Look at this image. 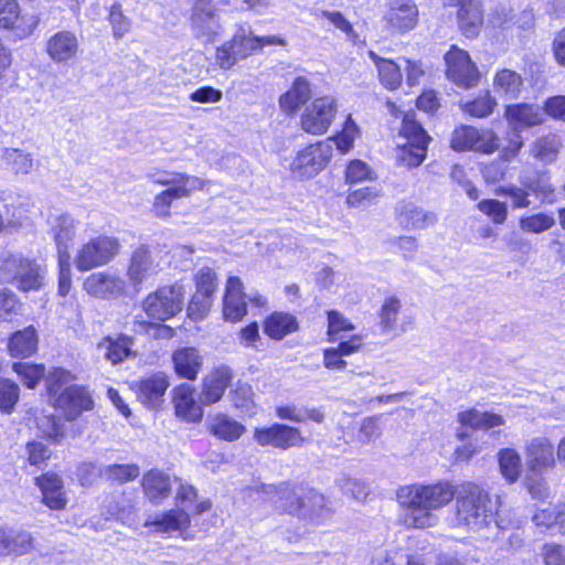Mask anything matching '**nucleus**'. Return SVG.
I'll list each match as a JSON object with an SVG mask.
<instances>
[{"instance_id": "obj_3", "label": "nucleus", "mask_w": 565, "mask_h": 565, "mask_svg": "<svg viewBox=\"0 0 565 565\" xmlns=\"http://www.w3.org/2000/svg\"><path fill=\"white\" fill-rule=\"evenodd\" d=\"M153 183L167 186L154 196L153 212L158 217L170 215V206L174 200L190 196L194 191L203 190L205 181L195 175L180 172L161 171L150 175Z\"/></svg>"}, {"instance_id": "obj_1", "label": "nucleus", "mask_w": 565, "mask_h": 565, "mask_svg": "<svg viewBox=\"0 0 565 565\" xmlns=\"http://www.w3.org/2000/svg\"><path fill=\"white\" fill-rule=\"evenodd\" d=\"M456 487L448 481L414 483L401 487L396 497L407 510L405 522L416 529H427L438 523L436 511L448 505L456 495Z\"/></svg>"}, {"instance_id": "obj_55", "label": "nucleus", "mask_w": 565, "mask_h": 565, "mask_svg": "<svg viewBox=\"0 0 565 565\" xmlns=\"http://www.w3.org/2000/svg\"><path fill=\"white\" fill-rule=\"evenodd\" d=\"M99 473L107 480L125 483L135 480L140 469L137 465H109L103 467Z\"/></svg>"}, {"instance_id": "obj_40", "label": "nucleus", "mask_w": 565, "mask_h": 565, "mask_svg": "<svg viewBox=\"0 0 565 565\" xmlns=\"http://www.w3.org/2000/svg\"><path fill=\"white\" fill-rule=\"evenodd\" d=\"M298 330V321L288 312H274L264 322V332L274 340H281Z\"/></svg>"}, {"instance_id": "obj_33", "label": "nucleus", "mask_w": 565, "mask_h": 565, "mask_svg": "<svg viewBox=\"0 0 565 565\" xmlns=\"http://www.w3.org/2000/svg\"><path fill=\"white\" fill-rule=\"evenodd\" d=\"M172 363L178 376L193 381L203 365V356L198 349L184 347L173 352Z\"/></svg>"}, {"instance_id": "obj_59", "label": "nucleus", "mask_w": 565, "mask_h": 565, "mask_svg": "<svg viewBox=\"0 0 565 565\" xmlns=\"http://www.w3.org/2000/svg\"><path fill=\"white\" fill-rule=\"evenodd\" d=\"M381 196L376 186H365L351 191L347 196V203L351 207H366Z\"/></svg>"}, {"instance_id": "obj_47", "label": "nucleus", "mask_w": 565, "mask_h": 565, "mask_svg": "<svg viewBox=\"0 0 565 565\" xmlns=\"http://www.w3.org/2000/svg\"><path fill=\"white\" fill-rule=\"evenodd\" d=\"M497 105L495 99L491 96L490 92L487 90L480 94L472 100L460 102L461 110L476 118H484L490 116Z\"/></svg>"}, {"instance_id": "obj_36", "label": "nucleus", "mask_w": 565, "mask_h": 565, "mask_svg": "<svg viewBox=\"0 0 565 565\" xmlns=\"http://www.w3.org/2000/svg\"><path fill=\"white\" fill-rule=\"evenodd\" d=\"M311 92V84L306 77L295 78L290 88L279 98L281 110L288 115L295 114L300 106L310 99Z\"/></svg>"}, {"instance_id": "obj_26", "label": "nucleus", "mask_w": 565, "mask_h": 565, "mask_svg": "<svg viewBox=\"0 0 565 565\" xmlns=\"http://www.w3.org/2000/svg\"><path fill=\"white\" fill-rule=\"evenodd\" d=\"M505 118L514 131L537 126L544 120V113L534 104H514L505 108Z\"/></svg>"}, {"instance_id": "obj_43", "label": "nucleus", "mask_w": 565, "mask_h": 565, "mask_svg": "<svg viewBox=\"0 0 565 565\" xmlns=\"http://www.w3.org/2000/svg\"><path fill=\"white\" fill-rule=\"evenodd\" d=\"M369 56L376 65L381 84L387 89H396L402 83L401 66L392 60L381 58L373 51H369Z\"/></svg>"}, {"instance_id": "obj_17", "label": "nucleus", "mask_w": 565, "mask_h": 565, "mask_svg": "<svg viewBox=\"0 0 565 565\" xmlns=\"http://www.w3.org/2000/svg\"><path fill=\"white\" fill-rule=\"evenodd\" d=\"M192 30L196 38L212 42L220 34L222 25L213 0H196L192 8Z\"/></svg>"}, {"instance_id": "obj_23", "label": "nucleus", "mask_w": 565, "mask_h": 565, "mask_svg": "<svg viewBox=\"0 0 565 565\" xmlns=\"http://www.w3.org/2000/svg\"><path fill=\"white\" fill-rule=\"evenodd\" d=\"M175 415L189 423H198L203 417V409L195 399V391L190 384H180L172 391Z\"/></svg>"}, {"instance_id": "obj_44", "label": "nucleus", "mask_w": 565, "mask_h": 565, "mask_svg": "<svg viewBox=\"0 0 565 565\" xmlns=\"http://www.w3.org/2000/svg\"><path fill=\"white\" fill-rule=\"evenodd\" d=\"M142 488L151 501L167 498L171 491V482L168 475L150 470L142 478Z\"/></svg>"}, {"instance_id": "obj_13", "label": "nucleus", "mask_w": 565, "mask_h": 565, "mask_svg": "<svg viewBox=\"0 0 565 565\" xmlns=\"http://www.w3.org/2000/svg\"><path fill=\"white\" fill-rule=\"evenodd\" d=\"M500 147L499 137L491 129H478L472 126H460L451 136V148L457 151H478L491 154Z\"/></svg>"}, {"instance_id": "obj_58", "label": "nucleus", "mask_w": 565, "mask_h": 565, "mask_svg": "<svg viewBox=\"0 0 565 565\" xmlns=\"http://www.w3.org/2000/svg\"><path fill=\"white\" fill-rule=\"evenodd\" d=\"M495 194L509 198L513 209H526L531 205L529 190L521 184L500 186L495 190Z\"/></svg>"}, {"instance_id": "obj_18", "label": "nucleus", "mask_w": 565, "mask_h": 565, "mask_svg": "<svg viewBox=\"0 0 565 565\" xmlns=\"http://www.w3.org/2000/svg\"><path fill=\"white\" fill-rule=\"evenodd\" d=\"M54 406L67 420H75L94 406L88 390L81 385L65 387L54 399Z\"/></svg>"}, {"instance_id": "obj_52", "label": "nucleus", "mask_w": 565, "mask_h": 565, "mask_svg": "<svg viewBox=\"0 0 565 565\" xmlns=\"http://www.w3.org/2000/svg\"><path fill=\"white\" fill-rule=\"evenodd\" d=\"M556 221L552 214L535 213L527 216H522L519 221L521 231L530 234H541L551 230Z\"/></svg>"}, {"instance_id": "obj_7", "label": "nucleus", "mask_w": 565, "mask_h": 565, "mask_svg": "<svg viewBox=\"0 0 565 565\" xmlns=\"http://www.w3.org/2000/svg\"><path fill=\"white\" fill-rule=\"evenodd\" d=\"M183 300L182 285L162 286L145 298L142 309L149 318L163 322L182 311Z\"/></svg>"}, {"instance_id": "obj_21", "label": "nucleus", "mask_w": 565, "mask_h": 565, "mask_svg": "<svg viewBox=\"0 0 565 565\" xmlns=\"http://www.w3.org/2000/svg\"><path fill=\"white\" fill-rule=\"evenodd\" d=\"M383 20L395 32L413 30L418 23V9L414 0H390Z\"/></svg>"}, {"instance_id": "obj_39", "label": "nucleus", "mask_w": 565, "mask_h": 565, "mask_svg": "<svg viewBox=\"0 0 565 565\" xmlns=\"http://www.w3.org/2000/svg\"><path fill=\"white\" fill-rule=\"evenodd\" d=\"M458 422L465 426L478 430H489L505 424L504 418L492 412H482L470 408L458 414Z\"/></svg>"}, {"instance_id": "obj_34", "label": "nucleus", "mask_w": 565, "mask_h": 565, "mask_svg": "<svg viewBox=\"0 0 565 565\" xmlns=\"http://www.w3.org/2000/svg\"><path fill=\"white\" fill-rule=\"evenodd\" d=\"M190 524L189 513L184 510H170L160 515H149L145 521L146 527H154V532L163 534H172L182 532Z\"/></svg>"}, {"instance_id": "obj_46", "label": "nucleus", "mask_w": 565, "mask_h": 565, "mask_svg": "<svg viewBox=\"0 0 565 565\" xmlns=\"http://www.w3.org/2000/svg\"><path fill=\"white\" fill-rule=\"evenodd\" d=\"M230 42L241 61L259 50L258 36L253 34L249 26H238Z\"/></svg>"}, {"instance_id": "obj_42", "label": "nucleus", "mask_w": 565, "mask_h": 565, "mask_svg": "<svg viewBox=\"0 0 565 565\" xmlns=\"http://www.w3.org/2000/svg\"><path fill=\"white\" fill-rule=\"evenodd\" d=\"M401 308L402 303L398 298L388 297L385 299L380 313V324L385 333L399 335L406 332V323L397 324V316Z\"/></svg>"}, {"instance_id": "obj_14", "label": "nucleus", "mask_w": 565, "mask_h": 565, "mask_svg": "<svg viewBox=\"0 0 565 565\" xmlns=\"http://www.w3.org/2000/svg\"><path fill=\"white\" fill-rule=\"evenodd\" d=\"M338 111L337 100L332 96L313 99L300 117L301 129L310 135L326 134Z\"/></svg>"}, {"instance_id": "obj_28", "label": "nucleus", "mask_w": 565, "mask_h": 565, "mask_svg": "<svg viewBox=\"0 0 565 565\" xmlns=\"http://www.w3.org/2000/svg\"><path fill=\"white\" fill-rule=\"evenodd\" d=\"M134 341L125 334L107 335L97 344V352L113 365L124 362L132 354Z\"/></svg>"}, {"instance_id": "obj_49", "label": "nucleus", "mask_w": 565, "mask_h": 565, "mask_svg": "<svg viewBox=\"0 0 565 565\" xmlns=\"http://www.w3.org/2000/svg\"><path fill=\"white\" fill-rule=\"evenodd\" d=\"M359 136L360 129L351 115H349L344 121L342 130L334 137L328 138L326 141H331L332 151L333 146H335L341 153H347L353 148L354 141Z\"/></svg>"}, {"instance_id": "obj_10", "label": "nucleus", "mask_w": 565, "mask_h": 565, "mask_svg": "<svg viewBox=\"0 0 565 565\" xmlns=\"http://www.w3.org/2000/svg\"><path fill=\"white\" fill-rule=\"evenodd\" d=\"M446 75L457 86L468 89L478 85L480 73L467 51L451 45L444 56Z\"/></svg>"}, {"instance_id": "obj_57", "label": "nucleus", "mask_w": 565, "mask_h": 565, "mask_svg": "<svg viewBox=\"0 0 565 565\" xmlns=\"http://www.w3.org/2000/svg\"><path fill=\"white\" fill-rule=\"evenodd\" d=\"M8 555H23L32 550L33 537L26 531L8 530Z\"/></svg>"}, {"instance_id": "obj_63", "label": "nucleus", "mask_w": 565, "mask_h": 565, "mask_svg": "<svg viewBox=\"0 0 565 565\" xmlns=\"http://www.w3.org/2000/svg\"><path fill=\"white\" fill-rule=\"evenodd\" d=\"M196 281V292L202 294L209 297H213V294L216 289V274L213 269L209 267H203L199 269L195 275Z\"/></svg>"}, {"instance_id": "obj_9", "label": "nucleus", "mask_w": 565, "mask_h": 565, "mask_svg": "<svg viewBox=\"0 0 565 565\" xmlns=\"http://www.w3.org/2000/svg\"><path fill=\"white\" fill-rule=\"evenodd\" d=\"M332 157L331 141H319L298 151L290 163L297 179H311L321 172Z\"/></svg>"}, {"instance_id": "obj_12", "label": "nucleus", "mask_w": 565, "mask_h": 565, "mask_svg": "<svg viewBox=\"0 0 565 565\" xmlns=\"http://www.w3.org/2000/svg\"><path fill=\"white\" fill-rule=\"evenodd\" d=\"M161 252L148 245H140L131 253L127 268V277L131 285L139 288L143 282L153 279L162 269Z\"/></svg>"}, {"instance_id": "obj_8", "label": "nucleus", "mask_w": 565, "mask_h": 565, "mask_svg": "<svg viewBox=\"0 0 565 565\" xmlns=\"http://www.w3.org/2000/svg\"><path fill=\"white\" fill-rule=\"evenodd\" d=\"M120 243L116 237L99 235L90 238L77 252L75 266L87 271L107 265L119 253Z\"/></svg>"}, {"instance_id": "obj_54", "label": "nucleus", "mask_w": 565, "mask_h": 565, "mask_svg": "<svg viewBox=\"0 0 565 565\" xmlns=\"http://www.w3.org/2000/svg\"><path fill=\"white\" fill-rule=\"evenodd\" d=\"M12 369L29 388H34L45 376V367L43 364L17 362L13 363Z\"/></svg>"}, {"instance_id": "obj_56", "label": "nucleus", "mask_w": 565, "mask_h": 565, "mask_svg": "<svg viewBox=\"0 0 565 565\" xmlns=\"http://www.w3.org/2000/svg\"><path fill=\"white\" fill-rule=\"evenodd\" d=\"M75 375L65 369L56 367L52 370L46 376V386L50 397L54 401L62 392V388L72 385L71 383L75 381Z\"/></svg>"}, {"instance_id": "obj_35", "label": "nucleus", "mask_w": 565, "mask_h": 565, "mask_svg": "<svg viewBox=\"0 0 565 565\" xmlns=\"http://www.w3.org/2000/svg\"><path fill=\"white\" fill-rule=\"evenodd\" d=\"M232 379L227 366H221L210 372L203 380L201 393L202 403L210 405L218 402Z\"/></svg>"}, {"instance_id": "obj_45", "label": "nucleus", "mask_w": 565, "mask_h": 565, "mask_svg": "<svg viewBox=\"0 0 565 565\" xmlns=\"http://www.w3.org/2000/svg\"><path fill=\"white\" fill-rule=\"evenodd\" d=\"M562 142L556 134H547L536 139L532 146V154L544 163H553L559 152Z\"/></svg>"}, {"instance_id": "obj_24", "label": "nucleus", "mask_w": 565, "mask_h": 565, "mask_svg": "<svg viewBox=\"0 0 565 565\" xmlns=\"http://www.w3.org/2000/svg\"><path fill=\"white\" fill-rule=\"evenodd\" d=\"M79 50V42L75 33L58 31L46 42L45 51L50 58L57 64H65L73 60Z\"/></svg>"}, {"instance_id": "obj_31", "label": "nucleus", "mask_w": 565, "mask_h": 565, "mask_svg": "<svg viewBox=\"0 0 565 565\" xmlns=\"http://www.w3.org/2000/svg\"><path fill=\"white\" fill-rule=\"evenodd\" d=\"M36 486L42 492L43 503L52 510L65 508L67 499L64 492L62 479L55 473H45L35 479Z\"/></svg>"}, {"instance_id": "obj_64", "label": "nucleus", "mask_w": 565, "mask_h": 565, "mask_svg": "<svg viewBox=\"0 0 565 565\" xmlns=\"http://www.w3.org/2000/svg\"><path fill=\"white\" fill-rule=\"evenodd\" d=\"M338 483L343 494L351 495L358 501L365 500L369 495V487L358 479L343 477L338 480Z\"/></svg>"}, {"instance_id": "obj_6", "label": "nucleus", "mask_w": 565, "mask_h": 565, "mask_svg": "<svg viewBox=\"0 0 565 565\" xmlns=\"http://www.w3.org/2000/svg\"><path fill=\"white\" fill-rule=\"evenodd\" d=\"M45 278L46 269L43 265L21 255H10L0 266V279L25 292L41 289Z\"/></svg>"}, {"instance_id": "obj_38", "label": "nucleus", "mask_w": 565, "mask_h": 565, "mask_svg": "<svg viewBox=\"0 0 565 565\" xmlns=\"http://www.w3.org/2000/svg\"><path fill=\"white\" fill-rule=\"evenodd\" d=\"M209 431L218 439L237 440L245 431V426L224 413H216L209 418Z\"/></svg>"}, {"instance_id": "obj_50", "label": "nucleus", "mask_w": 565, "mask_h": 565, "mask_svg": "<svg viewBox=\"0 0 565 565\" xmlns=\"http://www.w3.org/2000/svg\"><path fill=\"white\" fill-rule=\"evenodd\" d=\"M499 466L503 478L509 482H515L521 475L520 455L511 448H505L499 452Z\"/></svg>"}, {"instance_id": "obj_11", "label": "nucleus", "mask_w": 565, "mask_h": 565, "mask_svg": "<svg viewBox=\"0 0 565 565\" xmlns=\"http://www.w3.org/2000/svg\"><path fill=\"white\" fill-rule=\"evenodd\" d=\"M38 24V17L23 12L17 0H0V30L10 32L13 40L29 38Z\"/></svg>"}, {"instance_id": "obj_22", "label": "nucleus", "mask_w": 565, "mask_h": 565, "mask_svg": "<svg viewBox=\"0 0 565 565\" xmlns=\"http://www.w3.org/2000/svg\"><path fill=\"white\" fill-rule=\"evenodd\" d=\"M47 223L50 234L56 244L58 257L70 258L68 248L75 237L77 222L72 215L61 213L51 214Z\"/></svg>"}, {"instance_id": "obj_25", "label": "nucleus", "mask_w": 565, "mask_h": 565, "mask_svg": "<svg viewBox=\"0 0 565 565\" xmlns=\"http://www.w3.org/2000/svg\"><path fill=\"white\" fill-rule=\"evenodd\" d=\"M168 387V376L162 372L142 377L136 383L139 401L150 408H156L160 405Z\"/></svg>"}, {"instance_id": "obj_27", "label": "nucleus", "mask_w": 565, "mask_h": 565, "mask_svg": "<svg viewBox=\"0 0 565 565\" xmlns=\"http://www.w3.org/2000/svg\"><path fill=\"white\" fill-rule=\"evenodd\" d=\"M450 6H458V22L467 38L478 34L482 23V10L479 0H444Z\"/></svg>"}, {"instance_id": "obj_4", "label": "nucleus", "mask_w": 565, "mask_h": 565, "mask_svg": "<svg viewBox=\"0 0 565 565\" xmlns=\"http://www.w3.org/2000/svg\"><path fill=\"white\" fill-rule=\"evenodd\" d=\"M262 492L265 498L290 514L317 520L329 514V510L326 509V498L315 490H309L303 498H300L287 484L279 487L267 484L262 487Z\"/></svg>"}, {"instance_id": "obj_5", "label": "nucleus", "mask_w": 565, "mask_h": 565, "mask_svg": "<svg viewBox=\"0 0 565 565\" xmlns=\"http://www.w3.org/2000/svg\"><path fill=\"white\" fill-rule=\"evenodd\" d=\"M401 137L405 140L396 146V162L399 167L417 168L426 158L430 140L427 132L417 122L413 113L403 117Z\"/></svg>"}, {"instance_id": "obj_61", "label": "nucleus", "mask_w": 565, "mask_h": 565, "mask_svg": "<svg viewBox=\"0 0 565 565\" xmlns=\"http://www.w3.org/2000/svg\"><path fill=\"white\" fill-rule=\"evenodd\" d=\"M478 209L490 217L494 224H503L508 217L507 203L499 200H482L478 203Z\"/></svg>"}, {"instance_id": "obj_48", "label": "nucleus", "mask_w": 565, "mask_h": 565, "mask_svg": "<svg viewBox=\"0 0 565 565\" xmlns=\"http://www.w3.org/2000/svg\"><path fill=\"white\" fill-rule=\"evenodd\" d=\"M522 84L521 75L508 68L499 71L493 79L494 89L510 98L518 96Z\"/></svg>"}, {"instance_id": "obj_19", "label": "nucleus", "mask_w": 565, "mask_h": 565, "mask_svg": "<svg viewBox=\"0 0 565 565\" xmlns=\"http://www.w3.org/2000/svg\"><path fill=\"white\" fill-rule=\"evenodd\" d=\"M525 462L535 477L553 469L556 462L554 445L547 437L532 438L525 448Z\"/></svg>"}, {"instance_id": "obj_16", "label": "nucleus", "mask_w": 565, "mask_h": 565, "mask_svg": "<svg viewBox=\"0 0 565 565\" xmlns=\"http://www.w3.org/2000/svg\"><path fill=\"white\" fill-rule=\"evenodd\" d=\"M254 440L262 447H274L287 450L292 447H300L303 437L298 428L285 424H274L269 427L256 428Z\"/></svg>"}, {"instance_id": "obj_62", "label": "nucleus", "mask_w": 565, "mask_h": 565, "mask_svg": "<svg viewBox=\"0 0 565 565\" xmlns=\"http://www.w3.org/2000/svg\"><path fill=\"white\" fill-rule=\"evenodd\" d=\"M20 388L9 380L0 381V409L10 413L19 399Z\"/></svg>"}, {"instance_id": "obj_15", "label": "nucleus", "mask_w": 565, "mask_h": 565, "mask_svg": "<svg viewBox=\"0 0 565 565\" xmlns=\"http://www.w3.org/2000/svg\"><path fill=\"white\" fill-rule=\"evenodd\" d=\"M256 307H264L266 298L262 295L247 296L243 292V284L238 277L227 279L225 295L223 299V315L225 320L239 321L246 315V299Z\"/></svg>"}, {"instance_id": "obj_32", "label": "nucleus", "mask_w": 565, "mask_h": 565, "mask_svg": "<svg viewBox=\"0 0 565 565\" xmlns=\"http://www.w3.org/2000/svg\"><path fill=\"white\" fill-rule=\"evenodd\" d=\"M532 521L542 532L565 535V502L537 510Z\"/></svg>"}, {"instance_id": "obj_60", "label": "nucleus", "mask_w": 565, "mask_h": 565, "mask_svg": "<svg viewBox=\"0 0 565 565\" xmlns=\"http://www.w3.org/2000/svg\"><path fill=\"white\" fill-rule=\"evenodd\" d=\"M254 393L248 384H238L230 394L231 401L235 408L243 413H254Z\"/></svg>"}, {"instance_id": "obj_51", "label": "nucleus", "mask_w": 565, "mask_h": 565, "mask_svg": "<svg viewBox=\"0 0 565 565\" xmlns=\"http://www.w3.org/2000/svg\"><path fill=\"white\" fill-rule=\"evenodd\" d=\"M328 316V341L337 342L347 338V333L354 331V324L337 310H330Z\"/></svg>"}, {"instance_id": "obj_53", "label": "nucleus", "mask_w": 565, "mask_h": 565, "mask_svg": "<svg viewBox=\"0 0 565 565\" xmlns=\"http://www.w3.org/2000/svg\"><path fill=\"white\" fill-rule=\"evenodd\" d=\"M2 160L14 173L26 174L33 168L31 154L20 149L6 148L2 152Z\"/></svg>"}, {"instance_id": "obj_20", "label": "nucleus", "mask_w": 565, "mask_h": 565, "mask_svg": "<svg viewBox=\"0 0 565 565\" xmlns=\"http://www.w3.org/2000/svg\"><path fill=\"white\" fill-rule=\"evenodd\" d=\"M84 290L100 299H115L125 295L126 281L118 275L98 271L89 275L83 284Z\"/></svg>"}, {"instance_id": "obj_30", "label": "nucleus", "mask_w": 565, "mask_h": 565, "mask_svg": "<svg viewBox=\"0 0 565 565\" xmlns=\"http://www.w3.org/2000/svg\"><path fill=\"white\" fill-rule=\"evenodd\" d=\"M396 218L406 230H423L436 222L434 213L424 211L413 202H399L396 206Z\"/></svg>"}, {"instance_id": "obj_37", "label": "nucleus", "mask_w": 565, "mask_h": 565, "mask_svg": "<svg viewBox=\"0 0 565 565\" xmlns=\"http://www.w3.org/2000/svg\"><path fill=\"white\" fill-rule=\"evenodd\" d=\"M39 337L34 327L30 326L14 332L8 341V351L12 358L25 359L38 351Z\"/></svg>"}, {"instance_id": "obj_41", "label": "nucleus", "mask_w": 565, "mask_h": 565, "mask_svg": "<svg viewBox=\"0 0 565 565\" xmlns=\"http://www.w3.org/2000/svg\"><path fill=\"white\" fill-rule=\"evenodd\" d=\"M313 15L317 20H327L330 25L343 33L345 40L353 45L364 44V41L361 40L352 23L340 11L317 9Z\"/></svg>"}, {"instance_id": "obj_29", "label": "nucleus", "mask_w": 565, "mask_h": 565, "mask_svg": "<svg viewBox=\"0 0 565 565\" xmlns=\"http://www.w3.org/2000/svg\"><path fill=\"white\" fill-rule=\"evenodd\" d=\"M520 184L529 190L542 204H553L555 200V188L551 174L547 171H533L520 177Z\"/></svg>"}, {"instance_id": "obj_2", "label": "nucleus", "mask_w": 565, "mask_h": 565, "mask_svg": "<svg viewBox=\"0 0 565 565\" xmlns=\"http://www.w3.org/2000/svg\"><path fill=\"white\" fill-rule=\"evenodd\" d=\"M456 523L472 532L488 529L492 523L498 529H505L498 502H492L489 494L475 483H465L456 497Z\"/></svg>"}]
</instances>
